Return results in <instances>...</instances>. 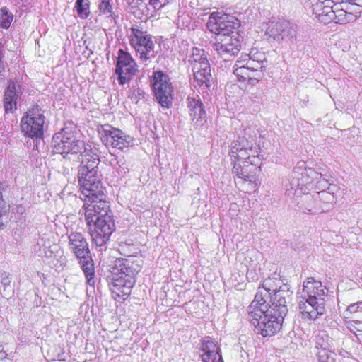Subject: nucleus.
<instances>
[{"label":"nucleus","instance_id":"obj_1","mask_svg":"<svg viewBox=\"0 0 362 362\" xmlns=\"http://www.w3.org/2000/svg\"><path fill=\"white\" fill-rule=\"evenodd\" d=\"M78 180L83 194L93 203L90 208H86L85 213L92 240L96 247L105 246L110 240L115 226L109 202L105 200L101 174L96 171L86 175L78 173Z\"/></svg>","mask_w":362,"mask_h":362},{"label":"nucleus","instance_id":"obj_2","mask_svg":"<svg viewBox=\"0 0 362 362\" xmlns=\"http://www.w3.org/2000/svg\"><path fill=\"white\" fill-rule=\"evenodd\" d=\"M269 303L257 292L248 307V315L255 331L262 337L274 335L282 327L289 308L292 306L293 291L288 284H283L281 289L270 293Z\"/></svg>","mask_w":362,"mask_h":362},{"label":"nucleus","instance_id":"obj_3","mask_svg":"<svg viewBox=\"0 0 362 362\" xmlns=\"http://www.w3.org/2000/svg\"><path fill=\"white\" fill-rule=\"evenodd\" d=\"M141 260L135 256L117 258L112 267L111 275L108 278L109 286L112 293L126 299L132 292L136 283V275L140 272Z\"/></svg>","mask_w":362,"mask_h":362},{"label":"nucleus","instance_id":"obj_4","mask_svg":"<svg viewBox=\"0 0 362 362\" xmlns=\"http://www.w3.org/2000/svg\"><path fill=\"white\" fill-rule=\"evenodd\" d=\"M332 177L330 174L317 172L311 168L304 167V163L294 168L289 179V183L286 185V194L287 196L301 194L303 187L309 189L310 187L315 189L330 190V185H333Z\"/></svg>","mask_w":362,"mask_h":362},{"label":"nucleus","instance_id":"obj_5","mask_svg":"<svg viewBox=\"0 0 362 362\" xmlns=\"http://www.w3.org/2000/svg\"><path fill=\"white\" fill-rule=\"evenodd\" d=\"M325 293L320 281L308 277L303 282L301 300L298 308L301 317L307 320H315L325 311Z\"/></svg>","mask_w":362,"mask_h":362},{"label":"nucleus","instance_id":"obj_6","mask_svg":"<svg viewBox=\"0 0 362 362\" xmlns=\"http://www.w3.org/2000/svg\"><path fill=\"white\" fill-rule=\"evenodd\" d=\"M68 238L70 250L78 259L87 283L90 286H94V263L86 238L81 233L77 232L71 233Z\"/></svg>","mask_w":362,"mask_h":362},{"label":"nucleus","instance_id":"obj_7","mask_svg":"<svg viewBox=\"0 0 362 362\" xmlns=\"http://www.w3.org/2000/svg\"><path fill=\"white\" fill-rule=\"evenodd\" d=\"M52 145L55 153H59L63 158L69 160L86 146L83 141L76 138L71 128L68 127L61 129L53 135Z\"/></svg>","mask_w":362,"mask_h":362},{"label":"nucleus","instance_id":"obj_8","mask_svg":"<svg viewBox=\"0 0 362 362\" xmlns=\"http://www.w3.org/2000/svg\"><path fill=\"white\" fill-rule=\"evenodd\" d=\"M242 136L231 144V157L240 161L242 159H257L259 148L256 143V134L250 128L243 129Z\"/></svg>","mask_w":362,"mask_h":362},{"label":"nucleus","instance_id":"obj_9","mask_svg":"<svg viewBox=\"0 0 362 362\" xmlns=\"http://www.w3.org/2000/svg\"><path fill=\"white\" fill-rule=\"evenodd\" d=\"M130 44L139 58L145 62L156 56L157 52L154 51L155 45L151 35L137 25H134L131 28Z\"/></svg>","mask_w":362,"mask_h":362},{"label":"nucleus","instance_id":"obj_10","mask_svg":"<svg viewBox=\"0 0 362 362\" xmlns=\"http://www.w3.org/2000/svg\"><path fill=\"white\" fill-rule=\"evenodd\" d=\"M240 23L235 16L221 13H212L209 16L206 27L209 30L215 35H229L235 34Z\"/></svg>","mask_w":362,"mask_h":362},{"label":"nucleus","instance_id":"obj_11","mask_svg":"<svg viewBox=\"0 0 362 362\" xmlns=\"http://www.w3.org/2000/svg\"><path fill=\"white\" fill-rule=\"evenodd\" d=\"M101 140L106 146H111L119 150L133 146L134 139L121 129L113 127L109 124L101 125L98 128Z\"/></svg>","mask_w":362,"mask_h":362},{"label":"nucleus","instance_id":"obj_12","mask_svg":"<svg viewBox=\"0 0 362 362\" xmlns=\"http://www.w3.org/2000/svg\"><path fill=\"white\" fill-rule=\"evenodd\" d=\"M151 83L158 103L163 107L169 108L172 105L173 90L168 76L161 71H154Z\"/></svg>","mask_w":362,"mask_h":362},{"label":"nucleus","instance_id":"obj_13","mask_svg":"<svg viewBox=\"0 0 362 362\" xmlns=\"http://www.w3.org/2000/svg\"><path fill=\"white\" fill-rule=\"evenodd\" d=\"M139 71L138 65L127 52L120 49L117 52L115 74L120 86L127 84Z\"/></svg>","mask_w":362,"mask_h":362},{"label":"nucleus","instance_id":"obj_14","mask_svg":"<svg viewBox=\"0 0 362 362\" xmlns=\"http://www.w3.org/2000/svg\"><path fill=\"white\" fill-rule=\"evenodd\" d=\"M256 159H242L238 161L234 159L233 173L238 178L249 182L256 187L259 184L258 175L260 173L259 167L257 166Z\"/></svg>","mask_w":362,"mask_h":362},{"label":"nucleus","instance_id":"obj_15","mask_svg":"<svg viewBox=\"0 0 362 362\" xmlns=\"http://www.w3.org/2000/svg\"><path fill=\"white\" fill-rule=\"evenodd\" d=\"M212 48L219 56L225 59L238 54L240 50V42L238 38V33L229 35H218L214 41H211Z\"/></svg>","mask_w":362,"mask_h":362},{"label":"nucleus","instance_id":"obj_16","mask_svg":"<svg viewBox=\"0 0 362 362\" xmlns=\"http://www.w3.org/2000/svg\"><path fill=\"white\" fill-rule=\"evenodd\" d=\"M187 106L189 110V117L193 127L196 129H202L206 124L207 117L205 106L199 97H188Z\"/></svg>","mask_w":362,"mask_h":362},{"label":"nucleus","instance_id":"obj_17","mask_svg":"<svg viewBox=\"0 0 362 362\" xmlns=\"http://www.w3.org/2000/svg\"><path fill=\"white\" fill-rule=\"evenodd\" d=\"M23 93V88L17 81L10 80L4 93L3 105L5 113H14L17 110L18 98Z\"/></svg>","mask_w":362,"mask_h":362},{"label":"nucleus","instance_id":"obj_18","mask_svg":"<svg viewBox=\"0 0 362 362\" xmlns=\"http://www.w3.org/2000/svg\"><path fill=\"white\" fill-rule=\"evenodd\" d=\"M306 189L303 187V193L299 194H293L290 196L300 197V200L297 202V205L300 210L305 214H316L322 213V206L320 203V198L318 194L315 193L311 194L305 192Z\"/></svg>","mask_w":362,"mask_h":362},{"label":"nucleus","instance_id":"obj_19","mask_svg":"<svg viewBox=\"0 0 362 362\" xmlns=\"http://www.w3.org/2000/svg\"><path fill=\"white\" fill-rule=\"evenodd\" d=\"M201 354L202 362H223L221 354V348L218 343L210 337H206L202 341Z\"/></svg>","mask_w":362,"mask_h":362},{"label":"nucleus","instance_id":"obj_20","mask_svg":"<svg viewBox=\"0 0 362 362\" xmlns=\"http://www.w3.org/2000/svg\"><path fill=\"white\" fill-rule=\"evenodd\" d=\"M44 124V120H37L28 116H23L21 120V129L27 137L36 139H42Z\"/></svg>","mask_w":362,"mask_h":362},{"label":"nucleus","instance_id":"obj_21","mask_svg":"<svg viewBox=\"0 0 362 362\" xmlns=\"http://www.w3.org/2000/svg\"><path fill=\"white\" fill-rule=\"evenodd\" d=\"M79 153L81 156V165L78 168V172L82 175H87L92 171H98V165L100 158L97 153H94L88 146H86Z\"/></svg>","mask_w":362,"mask_h":362},{"label":"nucleus","instance_id":"obj_22","mask_svg":"<svg viewBox=\"0 0 362 362\" xmlns=\"http://www.w3.org/2000/svg\"><path fill=\"white\" fill-rule=\"evenodd\" d=\"M194 71V77L197 85L203 91L209 90L213 84V78L211 74V66L208 67H196L192 68Z\"/></svg>","mask_w":362,"mask_h":362},{"label":"nucleus","instance_id":"obj_23","mask_svg":"<svg viewBox=\"0 0 362 362\" xmlns=\"http://www.w3.org/2000/svg\"><path fill=\"white\" fill-rule=\"evenodd\" d=\"M312 2L313 13L324 23H329L328 15L332 13V6L330 0H310Z\"/></svg>","mask_w":362,"mask_h":362},{"label":"nucleus","instance_id":"obj_24","mask_svg":"<svg viewBox=\"0 0 362 362\" xmlns=\"http://www.w3.org/2000/svg\"><path fill=\"white\" fill-rule=\"evenodd\" d=\"M328 19H329V22L344 24L353 21V16L348 14L347 11L341 7L340 2L332 6V11L328 15Z\"/></svg>","mask_w":362,"mask_h":362},{"label":"nucleus","instance_id":"obj_25","mask_svg":"<svg viewBox=\"0 0 362 362\" xmlns=\"http://www.w3.org/2000/svg\"><path fill=\"white\" fill-rule=\"evenodd\" d=\"M188 62L192 66V68L194 66L208 67V66H210L206 52L198 47L192 48Z\"/></svg>","mask_w":362,"mask_h":362},{"label":"nucleus","instance_id":"obj_26","mask_svg":"<svg viewBox=\"0 0 362 362\" xmlns=\"http://www.w3.org/2000/svg\"><path fill=\"white\" fill-rule=\"evenodd\" d=\"M284 284L281 282L279 275L274 274L273 276L266 279L262 283V288H264L270 296V293L279 291Z\"/></svg>","mask_w":362,"mask_h":362},{"label":"nucleus","instance_id":"obj_27","mask_svg":"<svg viewBox=\"0 0 362 362\" xmlns=\"http://www.w3.org/2000/svg\"><path fill=\"white\" fill-rule=\"evenodd\" d=\"M279 28L283 31V40H293L296 38L297 32H298V26L296 24H293L289 21H284L283 25H279Z\"/></svg>","mask_w":362,"mask_h":362},{"label":"nucleus","instance_id":"obj_28","mask_svg":"<svg viewBox=\"0 0 362 362\" xmlns=\"http://www.w3.org/2000/svg\"><path fill=\"white\" fill-rule=\"evenodd\" d=\"M316 194H318L320 197V203L321 204L322 206V212L328 211L333 207V203L334 202V196L333 195V192H330V190L317 192Z\"/></svg>","mask_w":362,"mask_h":362},{"label":"nucleus","instance_id":"obj_29","mask_svg":"<svg viewBox=\"0 0 362 362\" xmlns=\"http://www.w3.org/2000/svg\"><path fill=\"white\" fill-rule=\"evenodd\" d=\"M240 60L243 61V63L247 69L253 70L255 72H257V71H262L264 72L267 66L263 64L251 59L249 56H247V54H242Z\"/></svg>","mask_w":362,"mask_h":362},{"label":"nucleus","instance_id":"obj_30","mask_svg":"<svg viewBox=\"0 0 362 362\" xmlns=\"http://www.w3.org/2000/svg\"><path fill=\"white\" fill-rule=\"evenodd\" d=\"M284 22V21H279L276 23L272 22L267 31V35H268L269 37H272L276 41L283 40L282 35L284 30L279 29V25H283Z\"/></svg>","mask_w":362,"mask_h":362},{"label":"nucleus","instance_id":"obj_31","mask_svg":"<svg viewBox=\"0 0 362 362\" xmlns=\"http://www.w3.org/2000/svg\"><path fill=\"white\" fill-rule=\"evenodd\" d=\"M341 6L347 11L349 15L353 16V21H355L362 12L361 8L349 0H343L341 2Z\"/></svg>","mask_w":362,"mask_h":362},{"label":"nucleus","instance_id":"obj_32","mask_svg":"<svg viewBox=\"0 0 362 362\" xmlns=\"http://www.w3.org/2000/svg\"><path fill=\"white\" fill-rule=\"evenodd\" d=\"M233 73L238 77L239 81H246L247 78L250 77V69L240 59L236 62Z\"/></svg>","mask_w":362,"mask_h":362},{"label":"nucleus","instance_id":"obj_33","mask_svg":"<svg viewBox=\"0 0 362 362\" xmlns=\"http://www.w3.org/2000/svg\"><path fill=\"white\" fill-rule=\"evenodd\" d=\"M13 16L9 12L6 7L1 8L0 27L4 29H8L13 21Z\"/></svg>","mask_w":362,"mask_h":362},{"label":"nucleus","instance_id":"obj_34","mask_svg":"<svg viewBox=\"0 0 362 362\" xmlns=\"http://www.w3.org/2000/svg\"><path fill=\"white\" fill-rule=\"evenodd\" d=\"M111 0H100L98 4V9L100 13L104 15H107L109 18H112L115 20L118 16L112 11V6L110 4Z\"/></svg>","mask_w":362,"mask_h":362},{"label":"nucleus","instance_id":"obj_35","mask_svg":"<svg viewBox=\"0 0 362 362\" xmlns=\"http://www.w3.org/2000/svg\"><path fill=\"white\" fill-rule=\"evenodd\" d=\"M23 116H28L32 119L37 120H45L44 111L38 104L33 105V107L23 115Z\"/></svg>","mask_w":362,"mask_h":362},{"label":"nucleus","instance_id":"obj_36","mask_svg":"<svg viewBox=\"0 0 362 362\" xmlns=\"http://www.w3.org/2000/svg\"><path fill=\"white\" fill-rule=\"evenodd\" d=\"M329 346V336L327 334L323 333L316 337L315 349L318 351H330Z\"/></svg>","mask_w":362,"mask_h":362},{"label":"nucleus","instance_id":"obj_37","mask_svg":"<svg viewBox=\"0 0 362 362\" xmlns=\"http://www.w3.org/2000/svg\"><path fill=\"white\" fill-rule=\"evenodd\" d=\"M74 8L76 11L78 16L82 19H86L90 15V1L86 0V2L81 4H75Z\"/></svg>","mask_w":362,"mask_h":362},{"label":"nucleus","instance_id":"obj_38","mask_svg":"<svg viewBox=\"0 0 362 362\" xmlns=\"http://www.w3.org/2000/svg\"><path fill=\"white\" fill-rule=\"evenodd\" d=\"M318 362H335V354L331 351L320 350L316 353Z\"/></svg>","mask_w":362,"mask_h":362},{"label":"nucleus","instance_id":"obj_39","mask_svg":"<svg viewBox=\"0 0 362 362\" xmlns=\"http://www.w3.org/2000/svg\"><path fill=\"white\" fill-rule=\"evenodd\" d=\"M114 162L115 163H112V165L119 175H124L128 171V167L124 157H116Z\"/></svg>","mask_w":362,"mask_h":362},{"label":"nucleus","instance_id":"obj_40","mask_svg":"<svg viewBox=\"0 0 362 362\" xmlns=\"http://www.w3.org/2000/svg\"><path fill=\"white\" fill-rule=\"evenodd\" d=\"M11 221L10 214L8 206L0 208V230H4Z\"/></svg>","mask_w":362,"mask_h":362},{"label":"nucleus","instance_id":"obj_41","mask_svg":"<svg viewBox=\"0 0 362 362\" xmlns=\"http://www.w3.org/2000/svg\"><path fill=\"white\" fill-rule=\"evenodd\" d=\"M47 247H49V246L46 245V241L43 238L39 240L33 248L35 255L44 258L46 255Z\"/></svg>","mask_w":362,"mask_h":362},{"label":"nucleus","instance_id":"obj_42","mask_svg":"<svg viewBox=\"0 0 362 362\" xmlns=\"http://www.w3.org/2000/svg\"><path fill=\"white\" fill-rule=\"evenodd\" d=\"M247 56H249V57L251 59H253L259 63H261V64H263L264 65H267V61L266 59V57H265V54L263 52H250V54H247Z\"/></svg>","mask_w":362,"mask_h":362},{"label":"nucleus","instance_id":"obj_43","mask_svg":"<svg viewBox=\"0 0 362 362\" xmlns=\"http://www.w3.org/2000/svg\"><path fill=\"white\" fill-rule=\"evenodd\" d=\"M172 1L173 0H148V4L151 6L154 10H159Z\"/></svg>","mask_w":362,"mask_h":362},{"label":"nucleus","instance_id":"obj_44","mask_svg":"<svg viewBox=\"0 0 362 362\" xmlns=\"http://www.w3.org/2000/svg\"><path fill=\"white\" fill-rule=\"evenodd\" d=\"M264 76V74L262 71H257V72H255L253 77H248L246 81H247V83L250 85H255Z\"/></svg>","mask_w":362,"mask_h":362},{"label":"nucleus","instance_id":"obj_45","mask_svg":"<svg viewBox=\"0 0 362 362\" xmlns=\"http://www.w3.org/2000/svg\"><path fill=\"white\" fill-rule=\"evenodd\" d=\"M4 54H3V49H2V45L0 43V81H2L4 80V78L5 77L4 72H5V67L6 62H5L4 60Z\"/></svg>","mask_w":362,"mask_h":362},{"label":"nucleus","instance_id":"obj_46","mask_svg":"<svg viewBox=\"0 0 362 362\" xmlns=\"http://www.w3.org/2000/svg\"><path fill=\"white\" fill-rule=\"evenodd\" d=\"M148 96V95L145 93L144 90L139 88L135 89L132 93V98L136 100V103H137L140 99L146 100V97Z\"/></svg>","mask_w":362,"mask_h":362},{"label":"nucleus","instance_id":"obj_47","mask_svg":"<svg viewBox=\"0 0 362 362\" xmlns=\"http://www.w3.org/2000/svg\"><path fill=\"white\" fill-rule=\"evenodd\" d=\"M362 301H358L357 303L351 304L348 306L346 311L349 312L351 313H361L362 307L361 305Z\"/></svg>","mask_w":362,"mask_h":362},{"label":"nucleus","instance_id":"obj_48","mask_svg":"<svg viewBox=\"0 0 362 362\" xmlns=\"http://www.w3.org/2000/svg\"><path fill=\"white\" fill-rule=\"evenodd\" d=\"M8 187V185L7 184L0 182V208L7 206L4 199H3V192H5Z\"/></svg>","mask_w":362,"mask_h":362},{"label":"nucleus","instance_id":"obj_49","mask_svg":"<svg viewBox=\"0 0 362 362\" xmlns=\"http://www.w3.org/2000/svg\"><path fill=\"white\" fill-rule=\"evenodd\" d=\"M1 283L4 286V291H6V287L9 286L11 282V278L6 273L1 274Z\"/></svg>","mask_w":362,"mask_h":362},{"label":"nucleus","instance_id":"obj_50","mask_svg":"<svg viewBox=\"0 0 362 362\" xmlns=\"http://www.w3.org/2000/svg\"><path fill=\"white\" fill-rule=\"evenodd\" d=\"M6 356H7V354L4 351V347L1 344V343L0 342V361H6Z\"/></svg>","mask_w":362,"mask_h":362},{"label":"nucleus","instance_id":"obj_51","mask_svg":"<svg viewBox=\"0 0 362 362\" xmlns=\"http://www.w3.org/2000/svg\"><path fill=\"white\" fill-rule=\"evenodd\" d=\"M52 251H51L50 250H49V247H47V251H46V255H45L44 257L45 258H51L52 257Z\"/></svg>","mask_w":362,"mask_h":362},{"label":"nucleus","instance_id":"obj_52","mask_svg":"<svg viewBox=\"0 0 362 362\" xmlns=\"http://www.w3.org/2000/svg\"><path fill=\"white\" fill-rule=\"evenodd\" d=\"M356 338L362 342V331H358V333H356Z\"/></svg>","mask_w":362,"mask_h":362},{"label":"nucleus","instance_id":"obj_53","mask_svg":"<svg viewBox=\"0 0 362 362\" xmlns=\"http://www.w3.org/2000/svg\"><path fill=\"white\" fill-rule=\"evenodd\" d=\"M86 0H76L75 4H81V3L86 2Z\"/></svg>","mask_w":362,"mask_h":362},{"label":"nucleus","instance_id":"obj_54","mask_svg":"<svg viewBox=\"0 0 362 362\" xmlns=\"http://www.w3.org/2000/svg\"><path fill=\"white\" fill-rule=\"evenodd\" d=\"M88 200L90 201V199H88ZM90 202H92V200H91V199H90ZM92 204H93V203H91L90 204L88 205V206H84V207H85V208H84V210L86 211V208H88H88H90V205H92ZM84 206H86V204H84ZM85 213H86V211L84 212V214H85Z\"/></svg>","mask_w":362,"mask_h":362},{"label":"nucleus","instance_id":"obj_55","mask_svg":"<svg viewBox=\"0 0 362 362\" xmlns=\"http://www.w3.org/2000/svg\"><path fill=\"white\" fill-rule=\"evenodd\" d=\"M254 74H255V71H253V70H250V77H253L254 76Z\"/></svg>","mask_w":362,"mask_h":362},{"label":"nucleus","instance_id":"obj_56","mask_svg":"<svg viewBox=\"0 0 362 362\" xmlns=\"http://www.w3.org/2000/svg\"><path fill=\"white\" fill-rule=\"evenodd\" d=\"M66 171L68 172V170L65 169L64 171V173L65 174Z\"/></svg>","mask_w":362,"mask_h":362},{"label":"nucleus","instance_id":"obj_57","mask_svg":"<svg viewBox=\"0 0 362 362\" xmlns=\"http://www.w3.org/2000/svg\"><path fill=\"white\" fill-rule=\"evenodd\" d=\"M344 354H349V353L347 351H344Z\"/></svg>","mask_w":362,"mask_h":362},{"label":"nucleus","instance_id":"obj_58","mask_svg":"<svg viewBox=\"0 0 362 362\" xmlns=\"http://www.w3.org/2000/svg\"><path fill=\"white\" fill-rule=\"evenodd\" d=\"M0 362H6V361H0Z\"/></svg>","mask_w":362,"mask_h":362}]
</instances>
